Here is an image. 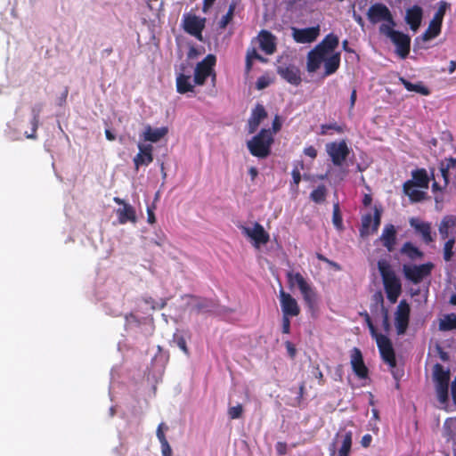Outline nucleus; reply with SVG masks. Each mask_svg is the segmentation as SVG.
<instances>
[{
	"label": "nucleus",
	"mask_w": 456,
	"mask_h": 456,
	"mask_svg": "<svg viewBox=\"0 0 456 456\" xmlns=\"http://www.w3.org/2000/svg\"><path fill=\"white\" fill-rule=\"evenodd\" d=\"M338 37L330 33L327 35L307 54L306 69L310 73L316 72L322 67L324 69L323 76L334 74L340 65V53L337 51Z\"/></svg>",
	"instance_id": "f257e3e1"
},
{
	"label": "nucleus",
	"mask_w": 456,
	"mask_h": 456,
	"mask_svg": "<svg viewBox=\"0 0 456 456\" xmlns=\"http://www.w3.org/2000/svg\"><path fill=\"white\" fill-rule=\"evenodd\" d=\"M378 268L383 280L387 299L394 304L397 301L402 292L401 281L391 269L387 261L379 260L378 262Z\"/></svg>",
	"instance_id": "f03ea898"
},
{
	"label": "nucleus",
	"mask_w": 456,
	"mask_h": 456,
	"mask_svg": "<svg viewBox=\"0 0 456 456\" xmlns=\"http://www.w3.org/2000/svg\"><path fill=\"white\" fill-rule=\"evenodd\" d=\"M273 142V133L270 129H262L258 134L247 142L248 151L257 158H266Z\"/></svg>",
	"instance_id": "7ed1b4c3"
},
{
	"label": "nucleus",
	"mask_w": 456,
	"mask_h": 456,
	"mask_svg": "<svg viewBox=\"0 0 456 456\" xmlns=\"http://www.w3.org/2000/svg\"><path fill=\"white\" fill-rule=\"evenodd\" d=\"M367 324L370 330V332L373 338H375L376 343L378 345L380 355L383 361L390 367H395V352L392 346V344L388 338L385 335L379 334L376 331L374 325L372 324L370 317L367 315Z\"/></svg>",
	"instance_id": "20e7f679"
},
{
	"label": "nucleus",
	"mask_w": 456,
	"mask_h": 456,
	"mask_svg": "<svg viewBox=\"0 0 456 456\" xmlns=\"http://www.w3.org/2000/svg\"><path fill=\"white\" fill-rule=\"evenodd\" d=\"M353 432L340 428L329 447L330 456H349L352 449Z\"/></svg>",
	"instance_id": "39448f33"
},
{
	"label": "nucleus",
	"mask_w": 456,
	"mask_h": 456,
	"mask_svg": "<svg viewBox=\"0 0 456 456\" xmlns=\"http://www.w3.org/2000/svg\"><path fill=\"white\" fill-rule=\"evenodd\" d=\"M379 31L382 35L388 37L396 46V53L405 58L410 53L411 38L409 36L395 30L394 27L380 26Z\"/></svg>",
	"instance_id": "423d86ee"
},
{
	"label": "nucleus",
	"mask_w": 456,
	"mask_h": 456,
	"mask_svg": "<svg viewBox=\"0 0 456 456\" xmlns=\"http://www.w3.org/2000/svg\"><path fill=\"white\" fill-rule=\"evenodd\" d=\"M433 379L438 401L441 404H445L448 400L450 372L441 364L436 363L433 368Z\"/></svg>",
	"instance_id": "0eeeda50"
},
{
	"label": "nucleus",
	"mask_w": 456,
	"mask_h": 456,
	"mask_svg": "<svg viewBox=\"0 0 456 456\" xmlns=\"http://www.w3.org/2000/svg\"><path fill=\"white\" fill-rule=\"evenodd\" d=\"M434 268L430 262L422 265L405 264L403 265L404 277L414 284H418L428 277Z\"/></svg>",
	"instance_id": "6e6552de"
},
{
	"label": "nucleus",
	"mask_w": 456,
	"mask_h": 456,
	"mask_svg": "<svg viewBox=\"0 0 456 456\" xmlns=\"http://www.w3.org/2000/svg\"><path fill=\"white\" fill-rule=\"evenodd\" d=\"M241 232L248 237L256 248L265 245L269 241V234L259 223H252L249 225H241Z\"/></svg>",
	"instance_id": "1a4fd4ad"
},
{
	"label": "nucleus",
	"mask_w": 456,
	"mask_h": 456,
	"mask_svg": "<svg viewBox=\"0 0 456 456\" xmlns=\"http://www.w3.org/2000/svg\"><path fill=\"white\" fill-rule=\"evenodd\" d=\"M325 150L335 166H341L350 153V149L344 140L327 143Z\"/></svg>",
	"instance_id": "9d476101"
},
{
	"label": "nucleus",
	"mask_w": 456,
	"mask_h": 456,
	"mask_svg": "<svg viewBox=\"0 0 456 456\" xmlns=\"http://www.w3.org/2000/svg\"><path fill=\"white\" fill-rule=\"evenodd\" d=\"M368 18L372 23L383 21L380 26H395L389 9L382 4H376L371 5L368 11Z\"/></svg>",
	"instance_id": "9b49d317"
},
{
	"label": "nucleus",
	"mask_w": 456,
	"mask_h": 456,
	"mask_svg": "<svg viewBox=\"0 0 456 456\" xmlns=\"http://www.w3.org/2000/svg\"><path fill=\"white\" fill-rule=\"evenodd\" d=\"M215 64V55L208 54L206 56V58L202 61L199 62L195 68L193 82L201 86L205 83L208 77L213 75V78H215V74L213 73Z\"/></svg>",
	"instance_id": "f8f14e48"
},
{
	"label": "nucleus",
	"mask_w": 456,
	"mask_h": 456,
	"mask_svg": "<svg viewBox=\"0 0 456 456\" xmlns=\"http://www.w3.org/2000/svg\"><path fill=\"white\" fill-rule=\"evenodd\" d=\"M381 210L375 208L374 214L364 215L362 218L361 236L365 237L375 233L380 224Z\"/></svg>",
	"instance_id": "ddd939ff"
},
{
	"label": "nucleus",
	"mask_w": 456,
	"mask_h": 456,
	"mask_svg": "<svg viewBox=\"0 0 456 456\" xmlns=\"http://www.w3.org/2000/svg\"><path fill=\"white\" fill-rule=\"evenodd\" d=\"M113 200L120 207L116 210L118 223L125 224L127 222L135 224L137 222L136 213L134 207L124 200L115 197Z\"/></svg>",
	"instance_id": "4468645a"
},
{
	"label": "nucleus",
	"mask_w": 456,
	"mask_h": 456,
	"mask_svg": "<svg viewBox=\"0 0 456 456\" xmlns=\"http://www.w3.org/2000/svg\"><path fill=\"white\" fill-rule=\"evenodd\" d=\"M279 298L281 311L284 316L294 317L299 314V305L297 300L290 294L281 289L279 291Z\"/></svg>",
	"instance_id": "2eb2a0df"
},
{
	"label": "nucleus",
	"mask_w": 456,
	"mask_h": 456,
	"mask_svg": "<svg viewBox=\"0 0 456 456\" xmlns=\"http://www.w3.org/2000/svg\"><path fill=\"white\" fill-rule=\"evenodd\" d=\"M395 322L397 333L399 335L403 334L409 324L410 316V306L405 301H401L397 305L396 312L395 314Z\"/></svg>",
	"instance_id": "dca6fc26"
},
{
	"label": "nucleus",
	"mask_w": 456,
	"mask_h": 456,
	"mask_svg": "<svg viewBox=\"0 0 456 456\" xmlns=\"http://www.w3.org/2000/svg\"><path fill=\"white\" fill-rule=\"evenodd\" d=\"M292 37L297 43L308 44L316 40L320 34V27H311L305 28H292Z\"/></svg>",
	"instance_id": "f3484780"
},
{
	"label": "nucleus",
	"mask_w": 456,
	"mask_h": 456,
	"mask_svg": "<svg viewBox=\"0 0 456 456\" xmlns=\"http://www.w3.org/2000/svg\"><path fill=\"white\" fill-rule=\"evenodd\" d=\"M205 26V20L195 15H188L183 19V28L186 32L202 40V29Z\"/></svg>",
	"instance_id": "a211bd4d"
},
{
	"label": "nucleus",
	"mask_w": 456,
	"mask_h": 456,
	"mask_svg": "<svg viewBox=\"0 0 456 456\" xmlns=\"http://www.w3.org/2000/svg\"><path fill=\"white\" fill-rule=\"evenodd\" d=\"M350 357V363L354 372L360 379H365L368 375V369L363 362L362 354L360 349L356 347L353 348Z\"/></svg>",
	"instance_id": "6ab92c4d"
},
{
	"label": "nucleus",
	"mask_w": 456,
	"mask_h": 456,
	"mask_svg": "<svg viewBox=\"0 0 456 456\" xmlns=\"http://www.w3.org/2000/svg\"><path fill=\"white\" fill-rule=\"evenodd\" d=\"M139 152L134 158L135 169L138 170L140 166H148L153 160V147L151 144L138 143Z\"/></svg>",
	"instance_id": "aec40b11"
},
{
	"label": "nucleus",
	"mask_w": 456,
	"mask_h": 456,
	"mask_svg": "<svg viewBox=\"0 0 456 456\" xmlns=\"http://www.w3.org/2000/svg\"><path fill=\"white\" fill-rule=\"evenodd\" d=\"M423 10L419 5H413L406 10L405 21L411 29L417 31L422 20Z\"/></svg>",
	"instance_id": "412c9836"
},
{
	"label": "nucleus",
	"mask_w": 456,
	"mask_h": 456,
	"mask_svg": "<svg viewBox=\"0 0 456 456\" xmlns=\"http://www.w3.org/2000/svg\"><path fill=\"white\" fill-rule=\"evenodd\" d=\"M379 240L387 249V251H393L396 240V231L395 226L393 224H387L383 229Z\"/></svg>",
	"instance_id": "4be33fe9"
},
{
	"label": "nucleus",
	"mask_w": 456,
	"mask_h": 456,
	"mask_svg": "<svg viewBox=\"0 0 456 456\" xmlns=\"http://www.w3.org/2000/svg\"><path fill=\"white\" fill-rule=\"evenodd\" d=\"M278 73L291 85L297 86L301 82L300 72L296 66H281L278 68Z\"/></svg>",
	"instance_id": "5701e85b"
},
{
	"label": "nucleus",
	"mask_w": 456,
	"mask_h": 456,
	"mask_svg": "<svg viewBox=\"0 0 456 456\" xmlns=\"http://www.w3.org/2000/svg\"><path fill=\"white\" fill-rule=\"evenodd\" d=\"M258 41L261 49L266 54H273L276 50V38L273 35L266 30L260 32Z\"/></svg>",
	"instance_id": "b1692460"
},
{
	"label": "nucleus",
	"mask_w": 456,
	"mask_h": 456,
	"mask_svg": "<svg viewBox=\"0 0 456 456\" xmlns=\"http://www.w3.org/2000/svg\"><path fill=\"white\" fill-rule=\"evenodd\" d=\"M168 132L167 127L162 126L158 128H152L147 125L142 134V137L144 141L157 142L162 139Z\"/></svg>",
	"instance_id": "393cba45"
},
{
	"label": "nucleus",
	"mask_w": 456,
	"mask_h": 456,
	"mask_svg": "<svg viewBox=\"0 0 456 456\" xmlns=\"http://www.w3.org/2000/svg\"><path fill=\"white\" fill-rule=\"evenodd\" d=\"M266 116L267 114L265 108L260 104L256 105L252 110L251 117L248 120V132L253 134Z\"/></svg>",
	"instance_id": "a878e982"
},
{
	"label": "nucleus",
	"mask_w": 456,
	"mask_h": 456,
	"mask_svg": "<svg viewBox=\"0 0 456 456\" xmlns=\"http://www.w3.org/2000/svg\"><path fill=\"white\" fill-rule=\"evenodd\" d=\"M410 224L416 230V232L421 234L422 239L426 243H429L433 240L431 236V225L429 223L422 222L416 218H411L410 220Z\"/></svg>",
	"instance_id": "bb28decb"
},
{
	"label": "nucleus",
	"mask_w": 456,
	"mask_h": 456,
	"mask_svg": "<svg viewBox=\"0 0 456 456\" xmlns=\"http://www.w3.org/2000/svg\"><path fill=\"white\" fill-rule=\"evenodd\" d=\"M188 304L198 313L214 311V303L208 299L189 297Z\"/></svg>",
	"instance_id": "cd10ccee"
},
{
	"label": "nucleus",
	"mask_w": 456,
	"mask_h": 456,
	"mask_svg": "<svg viewBox=\"0 0 456 456\" xmlns=\"http://www.w3.org/2000/svg\"><path fill=\"white\" fill-rule=\"evenodd\" d=\"M403 191L412 201H420L424 200L427 194L426 190L408 181L403 184Z\"/></svg>",
	"instance_id": "c85d7f7f"
},
{
	"label": "nucleus",
	"mask_w": 456,
	"mask_h": 456,
	"mask_svg": "<svg viewBox=\"0 0 456 456\" xmlns=\"http://www.w3.org/2000/svg\"><path fill=\"white\" fill-rule=\"evenodd\" d=\"M196 84L193 82V78L191 76H187L184 74H180L176 77V87L177 91L180 94H185L188 92H191Z\"/></svg>",
	"instance_id": "c756f323"
},
{
	"label": "nucleus",
	"mask_w": 456,
	"mask_h": 456,
	"mask_svg": "<svg viewBox=\"0 0 456 456\" xmlns=\"http://www.w3.org/2000/svg\"><path fill=\"white\" fill-rule=\"evenodd\" d=\"M409 182H411L413 184L419 186V188L428 190L429 178L425 169H418L412 172V179Z\"/></svg>",
	"instance_id": "7c9ffc66"
},
{
	"label": "nucleus",
	"mask_w": 456,
	"mask_h": 456,
	"mask_svg": "<svg viewBox=\"0 0 456 456\" xmlns=\"http://www.w3.org/2000/svg\"><path fill=\"white\" fill-rule=\"evenodd\" d=\"M456 226V216L448 215L445 216L439 225V233L443 239H445L449 235V232L451 229L454 228Z\"/></svg>",
	"instance_id": "2f4dec72"
},
{
	"label": "nucleus",
	"mask_w": 456,
	"mask_h": 456,
	"mask_svg": "<svg viewBox=\"0 0 456 456\" xmlns=\"http://www.w3.org/2000/svg\"><path fill=\"white\" fill-rule=\"evenodd\" d=\"M399 80L404 86V87L410 92H415L421 95H428L430 94L429 89L427 86H425L422 82L412 84L403 77H400Z\"/></svg>",
	"instance_id": "473e14b6"
},
{
	"label": "nucleus",
	"mask_w": 456,
	"mask_h": 456,
	"mask_svg": "<svg viewBox=\"0 0 456 456\" xmlns=\"http://www.w3.org/2000/svg\"><path fill=\"white\" fill-rule=\"evenodd\" d=\"M288 281L291 287L297 286L299 290L305 289L309 285L306 280L299 273L289 272L287 273Z\"/></svg>",
	"instance_id": "72a5a7b5"
},
{
	"label": "nucleus",
	"mask_w": 456,
	"mask_h": 456,
	"mask_svg": "<svg viewBox=\"0 0 456 456\" xmlns=\"http://www.w3.org/2000/svg\"><path fill=\"white\" fill-rule=\"evenodd\" d=\"M456 330V314H446L442 318L439 322V330Z\"/></svg>",
	"instance_id": "f704fd0d"
},
{
	"label": "nucleus",
	"mask_w": 456,
	"mask_h": 456,
	"mask_svg": "<svg viewBox=\"0 0 456 456\" xmlns=\"http://www.w3.org/2000/svg\"><path fill=\"white\" fill-rule=\"evenodd\" d=\"M441 25L430 21L428 29L423 33L421 38L423 41H429L435 37H436L441 31Z\"/></svg>",
	"instance_id": "c9c22d12"
},
{
	"label": "nucleus",
	"mask_w": 456,
	"mask_h": 456,
	"mask_svg": "<svg viewBox=\"0 0 456 456\" xmlns=\"http://www.w3.org/2000/svg\"><path fill=\"white\" fill-rule=\"evenodd\" d=\"M401 252L406 255L411 260L420 258L422 256V253L411 242H406L403 244Z\"/></svg>",
	"instance_id": "e433bc0d"
},
{
	"label": "nucleus",
	"mask_w": 456,
	"mask_h": 456,
	"mask_svg": "<svg viewBox=\"0 0 456 456\" xmlns=\"http://www.w3.org/2000/svg\"><path fill=\"white\" fill-rule=\"evenodd\" d=\"M326 192H327V190H326L325 186L320 185L311 192L310 198L315 203H321V202L324 201V200L326 198Z\"/></svg>",
	"instance_id": "4c0bfd02"
},
{
	"label": "nucleus",
	"mask_w": 456,
	"mask_h": 456,
	"mask_svg": "<svg viewBox=\"0 0 456 456\" xmlns=\"http://www.w3.org/2000/svg\"><path fill=\"white\" fill-rule=\"evenodd\" d=\"M304 300L308 305H313L316 302V294L311 285L309 284L305 289L300 290Z\"/></svg>",
	"instance_id": "58836bf2"
},
{
	"label": "nucleus",
	"mask_w": 456,
	"mask_h": 456,
	"mask_svg": "<svg viewBox=\"0 0 456 456\" xmlns=\"http://www.w3.org/2000/svg\"><path fill=\"white\" fill-rule=\"evenodd\" d=\"M253 60L265 61L255 48L248 49L246 56V68L248 70L251 69Z\"/></svg>",
	"instance_id": "ea45409f"
},
{
	"label": "nucleus",
	"mask_w": 456,
	"mask_h": 456,
	"mask_svg": "<svg viewBox=\"0 0 456 456\" xmlns=\"http://www.w3.org/2000/svg\"><path fill=\"white\" fill-rule=\"evenodd\" d=\"M39 113H40V109L39 108H37H37H33V110H32L33 118H32V121H31L32 133L31 134H27L26 133L27 138H31V139L36 138V131H37V128L38 126V122H39Z\"/></svg>",
	"instance_id": "a19ab883"
},
{
	"label": "nucleus",
	"mask_w": 456,
	"mask_h": 456,
	"mask_svg": "<svg viewBox=\"0 0 456 456\" xmlns=\"http://www.w3.org/2000/svg\"><path fill=\"white\" fill-rule=\"evenodd\" d=\"M332 223L338 230H341L343 227L342 216L340 214L338 203H335L333 206Z\"/></svg>",
	"instance_id": "79ce46f5"
},
{
	"label": "nucleus",
	"mask_w": 456,
	"mask_h": 456,
	"mask_svg": "<svg viewBox=\"0 0 456 456\" xmlns=\"http://www.w3.org/2000/svg\"><path fill=\"white\" fill-rule=\"evenodd\" d=\"M143 302L146 305H150V308L151 310L161 309V308L165 307V305H167L166 299H160L159 301H155L151 297H144Z\"/></svg>",
	"instance_id": "37998d69"
},
{
	"label": "nucleus",
	"mask_w": 456,
	"mask_h": 456,
	"mask_svg": "<svg viewBox=\"0 0 456 456\" xmlns=\"http://www.w3.org/2000/svg\"><path fill=\"white\" fill-rule=\"evenodd\" d=\"M454 243H455V240L454 239H450L444 244V258L445 261H450L451 260V258H452V256L453 255L452 248H453Z\"/></svg>",
	"instance_id": "c03bdc74"
},
{
	"label": "nucleus",
	"mask_w": 456,
	"mask_h": 456,
	"mask_svg": "<svg viewBox=\"0 0 456 456\" xmlns=\"http://www.w3.org/2000/svg\"><path fill=\"white\" fill-rule=\"evenodd\" d=\"M243 412V407L241 404H237L235 406L229 407L228 409V416L231 419H236L241 417Z\"/></svg>",
	"instance_id": "a18cd8bd"
},
{
	"label": "nucleus",
	"mask_w": 456,
	"mask_h": 456,
	"mask_svg": "<svg viewBox=\"0 0 456 456\" xmlns=\"http://www.w3.org/2000/svg\"><path fill=\"white\" fill-rule=\"evenodd\" d=\"M233 10H234V7L233 6H230L229 11L227 12V13L224 14L221 18V20L219 21V27L221 28H224L229 24V22L232 20V15H233Z\"/></svg>",
	"instance_id": "49530a36"
},
{
	"label": "nucleus",
	"mask_w": 456,
	"mask_h": 456,
	"mask_svg": "<svg viewBox=\"0 0 456 456\" xmlns=\"http://www.w3.org/2000/svg\"><path fill=\"white\" fill-rule=\"evenodd\" d=\"M174 343L186 354H189L186 342L182 336H175Z\"/></svg>",
	"instance_id": "de8ad7c7"
},
{
	"label": "nucleus",
	"mask_w": 456,
	"mask_h": 456,
	"mask_svg": "<svg viewBox=\"0 0 456 456\" xmlns=\"http://www.w3.org/2000/svg\"><path fill=\"white\" fill-rule=\"evenodd\" d=\"M160 445L162 456H172V449L167 441L160 443Z\"/></svg>",
	"instance_id": "09e8293b"
},
{
	"label": "nucleus",
	"mask_w": 456,
	"mask_h": 456,
	"mask_svg": "<svg viewBox=\"0 0 456 456\" xmlns=\"http://www.w3.org/2000/svg\"><path fill=\"white\" fill-rule=\"evenodd\" d=\"M289 317L290 316H282V332L286 334L289 333L290 330Z\"/></svg>",
	"instance_id": "8fccbe9b"
},
{
	"label": "nucleus",
	"mask_w": 456,
	"mask_h": 456,
	"mask_svg": "<svg viewBox=\"0 0 456 456\" xmlns=\"http://www.w3.org/2000/svg\"><path fill=\"white\" fill-rule=\"evenodd\" d=\"M304 153L311 159H315L317 157V151L314 146H308L305 148Z\"/></svg>",
	"instance_id": "3c124183"
},
{
	"label": "nucleus",
	"mask_w": 456,
	"mask_h": 456,
	"mask_svg": "<svg viewBox=\"0 0 456 456\" xmlns=\"http://www.w3.org/2000/svg\"><path fill=\"white\" fill-rule=\"evenodd\" d=\"M281 123L280 121V118L278 116H276L273 122V131H271L273 133V135L274 134H276L281 129Z\"/></svg>",
	"instance_id": "603ef678"
},
{
	"label": "nucleus",
	"mask_w": 456,
	"mask_h": 456,
	"mask_svg": "<svg viewBox=\"0 0 456 456\" xmlns=\"http://www.w3.org/2000/svg\"><path fill=\"white\" fill-rule=\"evenodd\" d=\"M372 441V436L369 434L367 435H364L361 440V444L363 446V447H368L370 446V443Z\"/></svg>",
	"instance_id": "864d4df0"
},
{
	"label": "nucleus",
	"mask_w": 456,
	"mask_h": 456,
	"mask_svg": "<svg viewBox=\"0 0 456 456\" xmlns=\"http://www.w3.org/2000/svg\"><path fill=\"white\" fill-rule=\"evenodd\" d=\"M292 178L296 185H297L300 183L301 175L298 169L295 168L292 170Z\"/></svg>",
	"instance_id": "5fc2aeb1"
},
{
	"label": "nucleus",
	"mask_w": 456,
	"mask_h": 456,
	"mask_svg": "<svg viewBox=\"0 0 456 456\" xmlns=\"http://www.w3.org/2000/svg\"><path fill=\"white\" fill-rule=\"evenodd\" d=\"M147 214H148V223L154 224L156 221L155 215L153 212V209L150 207L147 208Z\"/></svg>",
	"instance_id": "6e6d98bb"
},
{
	"label": "nucleus",
	"mask_w": 456,
	"mask_h": 456,
	"mask_svg": "<svg viewBox=\"0 0 456 456\" xmlns=\"http://www.w3.org/2000/svg\"><path fill=\"white\" fill-rule=\"evenodd\" d=\"M275 448L279 454L282 455V454L286 453V444H285L279 442V443H277Z\"/></svg>",
	"instance_id": "4d7b16f0"
},
{
	"label": "nucleus",
	"mask_w": 456,
	"mask_h": 456,
	"mask_svg": "<svg viewBox=\"0 0 456 456\" xmlns=\"http://www.w3.org/2000/svg\"><path fill=\"white\" fill-rule=\"evenodd\" d=\"M356 90L354 89L351 93V96H350V105H349V110H352L354 107V104H355V102H356Z\"/></svg>",
	"instance_id": "13d9d810"
},
{
	"label": "nucleus",
	"mask_w": 456,
	"mask_h": 456,
	"mask_svg": "<svg viewBox=\"0 0 456 456\" xmlns=\"http://www.w3.org/2000/svg\"><path fill=\"white\" fill-rule=\"evenodd\" d=\"M287 350L291 357H294L296 354V349L294 346L290 342L286 343Z\"/></svg>",
	"instance_id": "bf43d9fd"
},
{
	"label": "nucleus",
	"mask_w": 456,
	"mask_h": 456,
	"mask_svg": "<svg viewBox=\"0 0 456 456\" xmlns=\"http://www.w3.org/2000/svg\"><path fill=\"white\" fill-rule=\"evenodd\" d=\"M256 86L258 89H263L265 86H267V82H266L265 78H264V77L259 78L256 82Z\"/></svg>",
	"instance_id": "052dcab7"
},
{
	"label": "nucleus",
	"mask_w": 456,
	"mask_h": 456,
	"mask_svg": "<svg viewBox=\"0 0 456 456\" xmlns=\"http://www.w3.org/2000/svg\"><path fill=\"white\" fill-rule=\"evenodd\" d=\"M443 19H444V17L440 16V13H435L431 21L436 22L442 26Z\"/></svg>",
	"instance_id": "680f3d73"
},
{
	"label": "nucleus",
	"mask_w": 456,
	"mask_h": 456,
	"mask_svg": "<svg viewBox=\"0 0 456 456\" xmlns=\"http://www.w3.org/2000/svg\"><path fill=\"white\" fill-rule=\"evenodd\" d=\"M157 437L159 441V443H163V442H167V438H166V436L164 434V431L163 432H160V431H157Z\"/></svg>",
	"instance_id": "e2e57ef3"
},
{
	"label": "nucleus",
	"mask_w": 456,
	"mask_h": 456,
	"mask_svg": "<svg viewBox=\"0 0 456 456\" xmlns=\"http://www.w3.org/2000/svg\"><path fill=\"white\" fill-rule=\"evenodd\" d=\"M316 371L314 373V376L316 379H318L320 380V382L322 383L323 381V374L322 372L319 370L318 367L315 368Z\"/></svg>",
	"instance_id": "0e129e2a"
},
{
	"label": "nucleus",
	"mask_w": 456,
	"mask_h": 456,
	"mask_svg": "<svg viewBox=\"0 0 456 456\" xmlns=\"http://www.w3.org/2000/svg\"><path fill=\"white\" fill-rule=\"evenodd\" d=\"M249 175H251V179L254 180L256 176L257 175L258 172L257 169L254 167H251L248 170Z\"/></svg>",
	"instance_id": "69168bd1"
},
{
	"label": "nucleus",
	"mask_w": 456,
	"mask_h": 456,
	"mask_svg": "<svg viewBox=\"0 0 456 456\" xmlns=\"http://www.w3.org/2000/svg\"><path fill=\"white\" fill-rule=\"evenodd\" d=\"M445 6H446L445 3H441V5H440L438 11L436 13H440V16L444 17V13H445Z\"/></svg>",
	"instance_id": "338daca9"
},
{
	"label": "nucleus",
	"mask_w": 456,
	"mask_h": 456,
	"mask_svg": "<svg viewBox=\"0 0 456 456\" xmlns=\"http://www.w3.org/2000/svg\"><path fill=\"white\" fill-rule=\"evenodd\" d=\"M456 69V61H450V64H449V73L450 74H452Z\"/></svg>",
	"instance_id": "774afa93"
}]
</instances>
